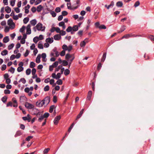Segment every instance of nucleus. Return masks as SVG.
<instances>
[{
    "label": "nucleus",
    "instance_id": "nucleus-10",
    "mask_svg": "<svg viewBox=\"0 0 154 154\" xmlns=\"http://www.w3.org/2000/svg\"><path fill=\"white\" fill-rule=\"evenodd\" d=\"M114 5V2L113 1H112L110 4L109 5H105V7L107 9H109L110 7H112Z\"/></svg>",
    "mask_w": 154,
    "mask_h": 154
},
{
    "label": "nucleus",
    "instance_id": "nucleus-48",
    "mask_svg": "<svg viewBox=\"0 0 154 154\" xmlns=\"http://www.w3.org/2000/svg\"><path fill=\"white\" fill-rule=\"evenodd\" d=\"M62 63L64 66H66L68 64V63L65 60H63Z\"/></svg>",
    "mask_w": 154,
    "mask_h": 154
},
{
    "label": "nucleus",
    "instance_id": "nucleus-62",
    "mask_svg": "<svg viewBox=\"0 0 154 154\" xmlns=\"http://www.w3.org/2000/svg\"><path fill=\"white\" fill-rule=\"evenodd\" d=\"M14 71L15 69L12 67H11L10 69L9 70V71H10L12 73H13L14 72Z\"/></svg>",
    "mask_w": 154,
    "mask_h": 154
},
{
    "label": "nucleus",
    "instance_id": "nucleus-32",
    "mask_svg": "<svg viewBox=\"0 0 154 154\" xmlns=\"http://www.w3.org/2000/svg\"><path fill=\"white\" fill-rule=\"evenodd\" d=\"M55 107L54 105H52L51 106L50 108V109L49 110V112L50 113H52L53 112L54 109Z\"/></svg>",
    "mask_w": 154,
    "mask_h": 154
},
{
    "label": "nucleus",
    "instance_id": "nucleus-21",
    "mask_svg": "<svg viewBox=\"0 0 154 154\" xmlns=\"http://www.w3.org/2000/svg\"><path fill=\"white\" fill-rule=\"evenodd\" d=\"M106 52L104 53L103 54L102 58L101 60V62H103L105 61V59L106 58Z\"/></svg>",
    "mask_w": 154,
    "mask_h": 154
},
{
    "label": "nucleus",
    "instance_id": "nucleus-56",
    "mask_svg": "<svg viewBox=\"0 0 154 154\" xmlns=\"http://www.w3.org/2000/svg\"><path fill=\"white\" fill-rule=\"evenodd\" d=\"M140 4V2L139 1H137L134 4V6L135 7L138 6Z\"/></svg>",
    "mask_w": 154,
    "mask_h": 154
},
{
    "label": "nucleus",
    "instance_id": "nucleus-29",
    "mask_svg": "<svg viewBox=\"0 0 154 154\" xmlns=\"http://www.w3.org/2000/svg\"><path fill=\"white\" fill-rule=\"evenodd\" d=\"M70 73V71L68 69H66L65 70L64 74L65 75H69Z\"/></svg>",
    "mask_w": 154,
    "mask_h": 154
},
{
    "label": "nucleus",
    "instance_id": "nucleus-59",
    "mask_svg": "<svg viewBox=\"0 0 154 154\" xmlns=\"http://www.w3.org/2000/svg\"><path fill=\"white\" fill-rule=\"evenodd\" d=\"M58 65V62L57 61H56L52 65L53 66V67H57Z\"/></svg>",
    "mask_w": 154,
    "mask_h": 154
},
{
    "label": "nucleus",
    "instance_id": "nucleus-58",
    "mask_svg": "<svg viewBox=\"0 0 154 154\" xmlns=\"http://www.w3.org/2000/svg\"><path fill=\"white\" fill-rule=\"evenodd\" d=\"M62 14L63 16H66L68 14V12L66 11H63L62 12Z\"/></svg>",
    "mask_w": 154,
    "mask_h": 154
},
{
    "label": "nucleus",
    "instance_id": "nucleus-57",
    "mask_svg": "<svg viewBox=\"0 0 154 154\" xmlns=\"http://www.w3.org/2000/svg\"><path fill=\"white\" fill-rule=\"evenodd\" d=\"M6 68V66L5 64L3 65L2 66L1 69L2 71L5 70Z\"/></svg>",
    "mask_w": 154,
    "mask_h": 154
},
{
    "label": "nucleus",
    "instance_id": "nucleus-8",
    "mask_svg": "<svg viewBox=\"0 0 154 154\" xmlns=\"http://www.w3.org/2000/svg\"><path fill=\"white\" fill-rule=\"evenodd\" d=\"M31 26L30 24H28L26 27V34H30L31 33V30L30 29Z\"/></svg>",
    "mask_w": 154,
    "mask_h": 154
},
{
    "label": "nucleus",
    "instance_id": "nucleus-2",
    "mask_svg": "<svg viewBox=\"0 0 154 154\" xmlns=\"http://www.w3.org/2000/svg\"><path fill=\"white\" fill-rule=\"evenodd\" d=\"M37 29L38 31L42 30L43 31L45 30V27H42V24L41 23H38L36 26Z\"/></svg>",
    "mask_w": 154,
    "mask_h": 154
},
{
    "label": "nucleus",
    "instance_id": "nucleus-35",
    "mask_svg": "<svg viewBox=\"0 0 154 154\" xmlns=\"http://www.w3.org/2000/svg\"><path fill=\"white\" fill-rule=\"evenodd\" d=\"M23 68L22 66H19L17 69V71L19 72L23 71Z\"/></svg>",
    "mask_w": 154,
    "mask_h": 154
},
{
    "label": "nucleus",
    "instance_id": "nucleus-26",
    "mask_svg": "<svg viewBox=\"0 0 154 154\" xmlns=\"http://www.w3.org/2000/svg\"><path fill=\"white\" fill-rule=\"evenodd\" d=\"M43 8V7L41 5L38 6L37 7V11L39 12H40Z\"/></svg>",
    "mask_w": 154,
    "mask_h": 154
},
{
    "label": "nucleus",
    "instance_id": "nucleus-51",
    "mask_svg": "<svg viewBox=\"0 0 154 154\" xmlns=\"http://www.w3.org/2000/svg\"><path fill=\"white\" fill-rule=\"evenodd\" d=\"M131 37H135L138 36H142L141 35H136L133 33H131Z\"/></svg>",
    "mask_w": 154,
    "mask_h": 154
},
{
    "label": "nucleus",
    "instance_id": "nucleus-17",
    "mask_svg": "<svg viewBox=\"0 0 154 154\" xmlns=\"http://www.w3.org/2000/svg\"><path fill=\"white\" fill-rule=\"evenodd\" d=\"M40 58H41V56L40 54H39L37 56L36 59V62L37 63H39L40 62Z\"/></svg>",
    "mask_w": 154,
    "mask_h": 154
},
{
    "label": "nucleus",
    "instance_id": "nucleus-37",
    "mask_svg": "<svg viewBox=\"0 0 154 154\" xmlns=\"http://www.w3.org/2000/svg\"><path fill=\"white\" fill-rule=\"evenodd\" d=\"M63 83V82L61 79H59L57 82L56 84L58 85H61Z\"/></svg>",
    "mask_w": 154,
    "mask_h": 154
},
{
    "label": "nucleus",
    "instance_id": "nucleus-19",
    "mask_svg": "<svg viewBox=\"0 0 154 154\" xmlns=\"http://www.w3.org/2000/svg\"><path fill=\"white\" fill-rule=\"evenodd\" d=\"M92 95V91H89L88 93V95L87 97V99L88 100H90L91 98Z\"/></svg>",
    "mask_w": 154,
    "mask_h": 154
},
{
    "label": "nucleus",
    "instance_id": "nucleus-18",
    "mask_svg": "<svg viewBox=\"0 0 154 154\" xmlns=\"http://www.w3.org/2000/svg\"><path fill=\"white\" fill-rule=\"evenodd\" d=\"M9 41V39L8 36H7L5 37L3 39V42L5 43H6L8 42Z\"/></svg>",
    "mask_w": 154,
    "mask_h": 154
},
{
    "label": "nucleus",
    "instance_id": "nucleus-38",
    "mask_svg": "<svg viewBox=\"0 0 154 154\" xmlns=\"http://www.w3.org/2000/svg\"><path fill=\"white\" fill-rule=\"evenodd\" d=\"M46 54H45V53H43L42 54V57L43 59H42L43 61L45 62V60H44V59H45V58L46 57Z\"/></svg>",
    "mask_w": 154,
    "mask_h": 154
},
{
    "label": "nucleus",
    "instance_id": "nucleus-36",
    "mask_svg": "<svg viewBox=\"0 0 154 154\" xmlns=\"http://www.w3.org/2000/svg\"><path fill=\"white\" fill-rule=\"evenodd\" d=\"M35 66V63L33 62H31L30 65V67L31 68H33Z\"/></svg>",
    "mask_w": 154,
    "mask_h": 154
},
{
    "label": "nucleus",
    "instance_id": "nucleus-39",
    "mask_svg": "<svg viewBox=\"0 0 154 154\" xmlns=\"http://www.w3.org/2000/svg\"><path fill=\"white\" fill-rule=\"evenodd\" d=\"M22 82L23 84H25L26 82V80L24 78H21L20 80L19 81V82Z\"/></svg>",
    "mask_w": 154,
    "mask_h": 154
},
{
    "label": "nucleus",
    "instance_id": "nucleus-40",
    "mask_svg": "<svg viewBox=\"0 0 154 154\" xmlns=\"http://www.w3.org/2000/svg\"><path fill=\"white\" fill-rule=\"evenodd\" d=\"M72 28L71 26H69L66 29V31L68 32H69L72 30Z\"/></svg>",
    "mask_w": 154,
    "mask_h": 154
},
{
    "label": "nucleus",
    "instance_id": "nucleus-30",
    "mask_svg": "<svg viewBox=\"0 0 154 154\" xmlns=\"http://www.w3.org/2000/svg\"><path fill=\"white\" fill-rule=\"evenodd\" d=\"M7 99V97L6 96H4L3 97H2V101L4 103H5L6 102Z\"/></svg>",
    "mask_w": 154,
    "mask_h": 154
},
{
    "label": "nucleus",
    "instance_id": "nucleus-60",
    "mask_svg": "<svg viewBox=\"0 0 154 154\" xmlns=\"http://www.w3.org/2000/svg\"><path fill=\"white\" fill-rule=\"evenodd\" d=\"M60 33L62 35H65L66 34V32L65 31L62 30L60 32Z\"/></svg>",
    "mask_w": 154,
    "mask_h": 154
},
{
    "label": "nucleus",
    "instance_id": "nucleus-34",
    "mask_svg": "<svg viewBox=\"0 0 154 154\" xmlns=\"http://www.w3.org/2000/svg\"><path fill=\"white\" fill-rule=\"evenodd\" d=\"M29 19L28 17H26L23 20V22L24 23L26 24L29 21Z\"/></svg>",
    "mask_w": 154,
    "mask_h": 154
},
{
    "label": "nucleus",
    "instance_id": "nucleus-27",
    "mask_svg": "<svg viewBox=\"0 0 154 154\" xmlns=\"http://www.w3.org/2000/svg\"><path fill=\"white\" fill-rule=\"evenodd\" d=\"M31 24L33 26H35L36 24V21L34 19L30 21Z\"/></svg>",
    "mask_w": 154,
    "mask_h": 154
},
{
    "label": "nucleus",
    "instance_id": "nucleus-45",
    "mask_svg": "<svg viewBox=\"0 0 154 154\" xmlns=\"http://www.w3.org/2000/svg\"><path fill=\"white\" fill-rule=\"evenodd\" d=\"M49 116V114L48 112L45 113L42 116L44 118H47Z\"/></svg>",
    "mask_w": 154,
    "mask_h": 154
},
{
    "label": "nucleus",
    "instance_id": "nucleus-14",
    "mask_svg": "<svg viewBox=\"0 0 154 154\" xmlns=\"http://www.w3.org/2000/svg\"><path fill=\"white\" fill-rule=\"evenodd\" d=\"M126 27V26L124 25L122 26L120 29V30L118 31V32L119 33L122 32L125 29Z\"/></svg>",
    "mask_w": 154,
    "mask_h": 154
},
{
    "label": "nucleus",
    "instance_id": "nucleus-4",
    "mask_svg": "<svg viewBox=\"0 0 154 154\" xmlns=\"http://www.w3.org/2000/svg\"><path fill=\"white\" fill-rule=\"evenodd\" d=\"M100 23L99 22H97V28H98L100 29H106V27L104 25H101L99 26Z\"/></svg>",
    "mask_w": 154,
    "mask_h": 154
},
{
    "label": "nucleus",
    "instance_id": "nucleus-5",
    "mask_svg": "<svg viewBox=\"0 0 154 154\" xmlns=\"http://www.w3.org/2000/svg\"><path fill=\"white\" fill-rule=\"evenodd\" d=\"M37 106L39 107H41L43 106L44 104L43 101L42 100L41 101H37L36 103Z\"/></svg>",
    "mask_w": 154,
    "mask_h": 154
},
{
    "label": "nucleus",
    "instance_id": "nucleus-61",
    "mask_svg": "<svg viewBox=\"0 0 154 154\" xmlns=\"http://www.w3.org/2000/svg\"><path fill=\"white\" fill-rule=\"evenodd\" d=\"M44 118L42 116H41L38 119V121L39 122H41L44 119Z\"/></svg>",
    "mask_w": 154,
    "mask_h": 154
},
{
    "label": "nucleus",
    "instance_id": "nucleus-47",
    "mask_svg": "<svg viewBox=\"0 0 154 154\" xmlns=\"http://www.w3.org/2000/svg\"><path fill=\"white\" fill-rule=\"evenodd\" d=\"M101 67H102V64L101 63H99L97 67V70L99 71Z\"/></svg>",
    "mask_w": 154,
    "mask_h": 154
},
{
    "label": "nucleus",
    "instance_id": "nucleus-25",
    "mask_svg": "<svg viewBox=\"0 0 154 154\" xmlns=\"http://www.w3.org/2000/svg\"><path fill=\"white\" fill-rule=\"evenodd\" d=\"M72 30L73 31L76 32L78 30V26L77 25H74L72 27Z\"/></svg>",
    "mask_w": 154,
    "mask_h": 154
},
{
    "label": "nucleus",
    "instance_id": "nucleus-64",
    "mask_svg": "<svg viewBox=\"0 0 154 154\" xmlns=\"http://www.w3.org/2000/svg\"><path fill=\"white\" fill-rule=\"evenodd\" d=\"M51 14L52 16L53 17H56V14L54 11H52L51 12Z\"/></svg>",
    "mask_w": 154,
    "mask_h": 154
},
{
    "label": "nucleus",
    "instance_id": "nucleus-44",
    "mask_svg": "<svg viewBox=\"0 0 154 154\" xmlns=\"http://www.w3.org/2000/svg\"><path fill=\"white\" fill-rule=\"evenodd\" d=\"M50 149L49 148L45 149L44 151H43V153L44 154H47L49 151L50 150Z\"/></svg>",
    "mask_w": 154,
    "mask_h": 154
},
{
    "label": "nucleus",
    "instance_id": "nucleus-50",
    "mask_svg": "<svg viewBox=\"0 0 154 154\" xmlns=\"http://www.w3.org/2000/svg\"><path fill=\"white\" fill-rule=\"evenodd\" d=\"M25 29V26H23L20 29V31L21 32H24Z\"/></svg>",
    "mask_w": 154,
    "mask_h": 154
},
{
    "label": "nucleus",
    "instance_id": "nucleus-12",
    "mask_svg": "<svg viewBox=\"0 0 154 154\" xmlns=\"http://www.w3.org/2000/svg\"><path fill=\"white\" fill-rule=\"evenodd\" d=\"M114 5V2L113 1H112L110 4L109 5H105V7L107 9H109L110 7H112Z\"/></svg>",
    "mask_w": 154,
    "mask_h": 154
},
{
    "label": "nucleus",
    "instance_id": "nucleus-6",
    "mask_svg": "<svg viewBox=\"0 0 154 154\" xmlns=\"http://www.w3.org/2000/svg\"><path fill=\"white\" fill-rule=\"evenodd\" d=\"M44 102V104L45 103L47 105L48 104L50 101V98L49 97H46L45 99L42 100Z\"/></svg>",
    "mask_w": 154,
    "mask_h": 154
},
{
    "label": "nucleus",
    "instance_id": "nucleus-16",
    "mask_svg": "<svg viewBox=\"0 0 154 154\" xmlns=\"http://www.w3.org/2000/svg\"><path fill=\"white\" fill-rule=\"evenodd\" d=\"M73 56V55H70L69 54H67L66 55L65 58L68 61L69 59L70 58H71Z\"/></svg>",
    "mask_w": 154,
    "mask_h": 154
},
{
    "label": "nucleus",
    "instance_id": "nucleus-23",
    "mask_svg": "<svg viewBox=\"0 0 154 154\" xmlns=\"http://www.w3.org/2000/svg\"><path fill=\"white\" fill-rule=\"evenodd\" d=\"M8 51L6 50H4L1 52V54L2 56L6 55L7 54Z\"/></svg>",
    "mask_w": 154,
    "mask_h": 154
},
{
    "label": "nucleus",
    "instance_id": "nucleus-9",
    "mask_svg": "<svg viewBox=\"0 0 154 154\" xmlns=\"http://www.w3.org/2000/svg\"><path fill=\"white\" fill-rule=\"evenodd\" d=\"M84 110V109H82V110L80 111L79 113L77 116L76 118V120H77L78 119H79L81 117L82 115V114L83 113Z\"/></svg>",
    "mask_w": 154,
    "mask_h": 154
},
{
    "label": "nucleus",
    "instance_id": "nucleus-46",
    "mask_svg": "<svg viewBox=\"0 0 154 154\" xmlns=\"http://www.w3.org/2000/svg\"><path fill=\"white\" fill-rule=\"evenodd\" d=\"M31 72V70L30 69H28L26 71V74L27 75H29Z\"/></svg>",
    "mask_w": 154,
    "mask_h": 154
},
{
    "label": "nucleus",
    "instance_id": "nucleus-41",
    "mask_svg": "<svg viewBox=\"0 0 154 154\" xmlns=\"http://www.w3.org/2000/svg\"><path fill=\"white\" fill-rule=\"evenodd\" d=\"M14 46V45L13 43L9 45L8 47V49L9 50L13 48Z\"/></svg>",
    "mask_w": 154,
    "mask_h": 154
},
{
    "label": "nucleus",
    "instance_id": "nucleus-11",
    "mask_svg": "<svg viewBox=\"0 0 154 154\" xmlns=\"http://www.w3.org/2000/svg\"><path fill=\"white\" fill-rule=\"evenodd\" d=\"M114 5V2L113 1H112L110 4L109 5H105V7L107 9H109L110 7H112Z\"/></svg>",
    "mask_w": 154,
    "mask_h": 154
},
{
    "label": "nucleus",
    "instance_id": "nucleus-53",
    "mask_svg": "<svg viewBox=\"0 0 154 154\" xmlns=\"http://www.w3.org/2000/svg\"><path fill=\"white\" fill-rule=\"evenodd\" d=\"M86 44V43L85 42V41H83L80 44V46L82 47H84Z\"/></svg>",
    "mask_w": 154,
    "mask_h": 154
},
{
    "label": "nucleus",
    "instance_id": "nucleus-49",
    "mask_svg": "<svg viewBox=\"0 0 154 154\" xmlns=\"http://www.w3.org/2000/svg\"><path fill=\"white\" fill-rule=\"evenodd\" d=\"M49 86L48 85H46L44 88V91H48L49 90Z\"/></svg>",
    "mask_w": 154,
    "mask_h": 154
},
{
    "label": "nucleus",
    "instance_id": "nucleus-1",
    "mask_svg": "<svg viewBox=\"0 0 154 154\" xmlns=\"http://www.w3.org/2000/svg\"><path fill=\"white\" fill-rule=\"evenodd\" d=\"M8 24L10 28L11 29H13L15 27V24L13 22L12 20L10 19L8 21Z\"/></svg>",
    "mask_w": 154,
    "mask_h": 154
},
{
    "label": "nucleus",
    "instance_id": "nucleus-33",
    "mask_svg": "<svg viewBox=\"0 0 154 154\" xmlns=\"http://www.w3.org/2000/svg\"><path fill=\"white\" fill-rule=\"evenodd\" d=\"M148 38L150 39L152 41H154V36L152 35H148Z\"/></svg>",
    "mask_w": 154,
    "mask_h": 154
},
{
    "label": "nucleus",
    "instance_id": "nucleus-24",
    "mask_svg": "<svg viewBox=\"0 0 154 154\" xmlns=\"http://www.w3.org/2000/svg\"><path fill=\"white\" fill-rule=\"evenodd\" d=\"M116 5L118 7H122L123 5V3L122 2L119 1L117 2Z\"/></svg>",
    "mask_w": 154,
    "mask_h": 154
},
{
    "label": "nucleus",
    "instance_id": "nucleus-63",
    "mask_svg": "<svg viewBox=\"0 0 154 154\" xmlns=\"http://www.w3.org/2000/svg\"><path fill=\"white\" fill-rule=\"evenodd\" d=\"M55 11L57 13H58L60 11L61 9L60 8L57 7V8H56L55 10Z\"/></svg>",
    "mask_w": 154,
    "mask_h": 154
},
{
    "label": "nucleus",
    "instance_id": "nucleus-52",
    "mask_svg": "<svg viewBox=\"0 0 154 154\" xmlns=\"http://www.w3.org/2000/svg\"><path fill=\"white\" fill-rule=\"evenodd\" d=\"M26 99V97L24 96H21L20 97V100L23 102L24 101V100H25Z\"/></svg>",
    "mask_w": 154,
    "mask_h": 154
},
{
    "label": "nucleus",
    "instance_id": "nucleus-15",
    "mask_svg": "<svg viewBox=\"0 0 154 154\" xmlns=\"http://www.w3.org/2000/svg\"><path fill=\"white\" fill-rule=\"evenodd\" d=\"M61 36L59 34H57L54 36V38L55 40H59L61 38Z\"/></svg>",
    "mask_w": 154,
    "mask_h": 154
},
{
    "label": "nucleus",
    "instance_id": "nucleus-55",
    "mask_svg": "<svg viewBox=\"0 0 154 154\" xmlns=\"http://www.w3.org/2000/svg\"><path fill=\"white\" fill-rule=\"evenodd\" d=\"M62 67V66L61 65H59L58 66V67L56 68L55 70V72L58 71H59V70Z\"/></svg>",
    "mask_w": 154,
    "mask_h": 154
},
{
    "label": "nucleus",
    "instance_id": "nucleus-7",
    "mask_svg": "<svg viewBox=\"0 0 154 154\" xmlns=\"http://www.w3.org/2000/svg\"><path fill=\"white\" fill-rule=\"evenodd\" d=\"M60 119V116H58L56 117L54 119V123L55 125H57L58 122V121Z\"/></svg>",
    "mask_w": 154,
    "mask_h": 154
},
{
    "label": "nucleus",
    "instance_id": "nucleus-20",
    "mask_svg": "<svg viewBox=\"0 0 154 154\" xmlns=\"http://www.w3.org/2000/svg\"><path fill=\"white\" fill-rule=\"evenodd\" d=\"M130 37H131V34H126L124 35L121 38V39H122L124 38H128Z\"/></svg>",
    "mask_w": 154,
    "mask_h": 154
},
{
    "label": "nucleus",
    "instance_id": "nucleus-54",
    "mask_svg": "<svg viewBox=\"0 0 154 154\" xmlns=\"http://www.w3.org/2000/svg\"><path fill=\"white\" fill-rule=\"evenodd\" d=\"M15 0H12L10 2V4L12 6H14V5Z\"/></svg>",
    "mask_w": 154,
    "mask_h": 154
},
{
    "label": "nucleus",
    "instance_id": "nucleus-31",
    "mask_svg": "<svg viewBox=\"0 0 154 154\" xmlns=\"http://www.w3.org/2000/svg\"><path fill=\"white\" fill-rule=\"evenodd\" d=\"M22 134V133L20 131H18L16 132L15 136V137H17V136H20Z\"/></svg>",
    "mask_w": 154,
    "mask_h": 154
},
{
    "label": "nucleus",
    "instance_id": "nucleus-13",
    "mask_svg": "<svg viewBox=\"0 0 154 154\" xmlns=\"http://www.w3.org/2000/svg\"><path fill=\"white\" fill-rule=\"evenodd\" d=\"M53 38H47L45 40V41L47 43H51L53 42Z\"/></svg>",
    "mask_w": 154,
    "mask_h": 154
},
{
    "label": "nucleus",
    "instance_id": "nucleus-3",
    "mask_svg": "<svg viewBox=\"0 0 154 154\" xmlns=\"http://www.w3.org/2000/svg\"><path fill=\"white\" fill-rule=\"evenodd\" d=\"M25 106L27 108L32 109L34 108V106L32 104L28 102H26L25 104Z\"/></svg>",
    "mask_w": 154,
    "mask_h": 154
},
{
    "label": "nucleus",
    "instance_id": "nucleus-42",
    "mask_svg": "<svg viewBox=\"0 0 154 154\" xmlns=\"http://www.w3.org/2000/svg\"><path fill=\"white\" fill-rule=\"evenodd\" d=\"M40 42H39L38 45V48L41 49H43V45L42 43H40Z\"/></svg>",
    "mask_w": 154,
    "mask_h": 154
},
{
    "label": "nucleus",
    "instance_id": "nucleus-43",
    "mask_svg": "<svg viewBox=\"0 0 154 154\" xmlns=\"http://www.w3.org/2000/svg\"><path fill=\"white\" fill-rule=\"evenodd\" d=\"M62 49L65 51H67L68 48L67 46L66 45H63L62 46Z\"/></svg>",
    "mask_w": 154,
    "mask_h": 154
},
{
    "label": "nucleus",
    "instance_id": "nucleus-28",
    "mask_svg": "<svg viewBox=\"0 0 154 154\" xmlns=\"http://www.w3.org/2000/svg\"><path fill=\"white\" fill-rule=\"evenodd\" d=\"M38 40L39 38L38 36L35 37L33 39V42L35 43H37Z\"/></svg>",
    "mask_w": 154,
    "mask_h": 154
},
{
    "label": "nucleus",
    "instance_id": "nucleus-22",
    "mask_svg": "<svg viewBox=\"0 0 154 154\" xmlns=\"http://www.w3.org/2000/svg\"><path fill=\"white\" fill-rule=\"evenodd\" d=\"M5 11L7 13H9L11 12V9L8 6H6L5 8Z\"/></svg>",
    "mask_w": 154,
    "mask_h": 154
}]
</instances>
